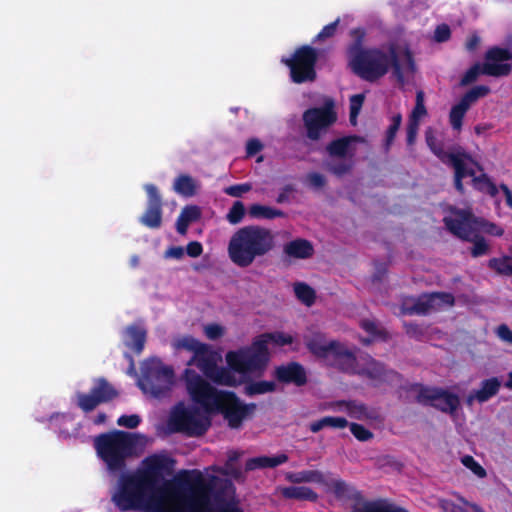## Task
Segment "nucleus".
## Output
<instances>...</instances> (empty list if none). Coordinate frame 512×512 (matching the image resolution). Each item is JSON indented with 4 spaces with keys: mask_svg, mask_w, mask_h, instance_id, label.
I'll list each match as a JSON object with an SVG mask.
<instances>
[{
    "mask_svg": "<svg viewBox=\"0 0 512 512\" xmlns=\"http://www.w3.org/2000/svg\"><path fill=\"white\" fill-rule=\"evenodd\" d=\"M232 484L217 476L205 477L197 469L184 470L175 480L174 504L168 512H244L236 502L226 499Z\"/></svg>",
    "mask_w": 512,
    "mask_h": 512,
    "instance_id": "obj_1",
    "label": "nucleus"
},
{
    "mask_svg": "<svg viewBox=\"0 0 512 512\" xmlns=\"http://www.w3.org/2000/svg\"><path fill=\"white\" fill-rule=\"evenodd\" d=\"M351 42L346 48L348 65L354 74L361 79L374 82L386 75L390 68L400 84H404L405 77L398 48L391 44L388 52L379 48H364L366 31L358 27L350 31Z\"/></svg>",
    "mask_w": 512,
    "mask_h": 512,
    "instance_id": "obj_2",
    "label": "nucleus"
},
{
    "mask_svg": "<svg viewBox=\"0 0 512 512\" xmlns=\"http://www.w3.org/2000/svg\"><path fill=\"white\" fill-rule=\"evenodd\" d=\"M275 248V235L269 228L246 225L237 229L228 242V256L237 267L247 268Z\"/></svg>",
    "mask_w": 512,
    "mask_h": 512,
    "instance_id": "obj_3",
    "label": "nucleus"
},
{
    "mask_svg": "<svg viewBox=\"0 0 512 512\" xmlns=\"http://www.w3.org/2000/svg\"><path fill=\"white\" fill-rule=\"evenodd\" d=\"M138 437L137 434L114 430L96 436L94 447L110 472H122L127 458L135 453Z\"/></svg>",
    "mask_w": 512,
    "mask_h": 512,
    "instance_id": "obj_4",
    "label": "nucleus"
},
{
    "mask_svg": "<svg viewBox=\"0 0 512 512\" xmlns=\"http://www.w3.org/2000/svg\"><path fill=\"white\" fill-rule=\"evenodd\" d=\"M157 491L135 472L122 473L111 495V500L121 512L143 511Z\"/></svg>",
    "mask_w": 512,
    "mask_h": 512,
    "instance_id": "obj_5",
    "label": "nucleus"
},
{
    "mask_svg": "<svg viewBox=\"0 0 512 512\" xmlns=\"http://www.w3.org/2000/svg\"><path fill=\"white\" fill-rule=\"evenodd\" d=\"M451 214L443 219L445 227L457 238L473 244L470 249L471 256L478 258L488 254L490 247L481 235L488 223L476 217L469 209L452 208Z\"/></svg>",
    "mask_w": 512,
    "mask_h": 512,
    "instance_id": "obj_6",
    "label": "nucleus"
},
{
    "mask_svg": "<svg viewBox=\"0 0 512 512\" xmlns=\"http://www.w3.org/2000/svg\"><path fill=\"white\" fill-rule=\"evenodd\" d=\"M228 367L240 374L263 373L270 361L269 348L258 336L249 346L228 351L225 356Z\"/></svg>",
    "mask_w": 512,
    "mask_h": 512,
    "instance_id": "obj_7",
    "label": "nucleus"
},
{
    "mask_svg": "<svg viewBox=\"0 0 512 512\" xmlns=\"http://www.w3.org/2000/svg\"><path fill=\"white\" fill-rule=\"evenodd\" d=\"M485 62L472 65L460 79V86H468L474 83L480 75L492 77L508 76L511 73L512 52L507 48L494 46L485 53Z\"/></svg>",
    "mask_w": 512,
    "mask_h": 512,
    "instance_id": "obj_8",
    "label": "nucleus"
},
{
    "mask_svg": "<svg viewBox=\"0 0 512 512\" xmlns=\"http://www.w3.org/2000/svg\"><path fill=\"white\" fill-rule=\"evenodd\" d=\"M174 380L175 373L171 366L165 365L158 358H150L143 363L142 377L138 385L142 391L154 398H162L170 392Z\"/></svg>",
    "mask_w": 512,
    "mask_h": 512,
    "instance_id": "obj_9",
    "label": "nucleus"
},
{
    "mask_svg": "<svg viewBox=\"0 0 512 512\" xmlns=\"http://www.w3.org/2000/svg\"><path fill=\"white\" fill-rule=\"evenodd\" d=\"M426 142L432 152L444 163L453 167L454 187L460 193L464 194L463 179L474 175V169L469 167L470 164L477 165L480 170L482 168L472 159L466 152H446L442 145L437 142L433 135H426Z\"/></svg>",
    "mask_w": 512,
    "mask_h": 512,
    "instance_id": "obj_10",
    "label": "nucleus"
},
{
    "mask_svg": "<svg viewBox=\"0 0 512 512\" xmlns=\"http://www.w3.org/2000/svg\"><path fill=\"white\" fill-rule=\"evenodd\" d=\"M405 389L406 391L417 392V403L423 406L433 407L446 414L454 415L460 407L459 396L441 387L412 383Z\"/></svg>",
    "mask_w": 512,
    "mask_h": 512,
    "instance_id": "obj_11",
    "label": "nucleus"
},
{
    "mask_svg": "<svg viewBox=\"0 0 512 512\" xmlns=\"http://www.w3.org/2000/svg\"><path fill=\"white\" fill-rule=\"evenodd\" d=\"M184 380L191 400L206 413L213 414L225 391L218 390L192 369L184 371Z\"/></svg>",
    "mask_w": 512,
    "mask_h": 512,
    "instance_id": "obj_12",
    "label": "nucleus"
},
{
    "mask_svg": "<svg viewBox=\"0 0 512 512\" xmlns=\"http://www.w3.org/2000/svg\"><path fill=\"white\" fill-rule=\"evenodd\" d=\"M169 426L173 432L199 437L208 431L211 420L196 408H186L178 404L171 413Z\"/></svg>",
    "mask_w": 512,
    "mask_h": 512,
    "instance_id": "obj_13",
    "label": "nucleus"
},
{
    "mask_svg": "<svg viewBox=\"0 0 512 512\" xmlns=\"http://www.w3.org/2000/svg\"><path fill=\"white\" fill-rule=\"evenodd\" d=\"M318 56V51L315 48L303 45L298 47L290 58L282 59V62L290 70L291 81L296 84L315 81Z\"/></svg>",
    "mask_w": 512,
    "mask_h": 512,
    "instance_id": "obj_14",
    "label": "nucleus"
},
{
    "mask_svg": "<svg viewBox=\"0 0 512 512\" xmlns=\"http://www.w3.org/2000/svg\"><path fill=\"white\" fill-rule=\"evenodd\" d=\"M306 137L311 141H318L327 130L337 121V113L332 101L326 102L321 107H312L304 111L302 115Z\"/></svg>",
    "mask_w": 512,
    "mask_h": 512,
    "instance_id": "obj_15",
    "label": "nucleus"
},
{
    "mask_svg": "<svg viewBox=\"0 0 512 512\" xmlns=\"http://www.w3.org/2000/svg\"><path fill=\"white\" fill-rule=\"evenodd\" d=\"M256 408L255 403H242L235 392L225 391L213 414L221 413L230 428L238 429L243 420L250 416Z\"/></svg>",
    "mask_w": 512,
    "mask_h": 512,
    "instance_id": "obj_16",
    "label": "nucleus"
},
{
    "mask_svg": "<svg viewBox=\"0 0 512 512\" xmlns=\"http://www.w3.org/2000/svg\"><path fill=\"white\" fill-rule=\"evenodd\" d=\"M77 406L85 413L96 409L100 404L112 401L118 396V391L105 379H94V385L89 393H77Z\"/></svg>",
    "mask_w": 512,
    "mask_h": 512,
    "instance_id": "obj_17",
    "label": "nucleus"
},
{
    "mask_svg": "<svg viewBox=\"0 0 512 512\" xmlns=\"http://www.w3.org/2000/svg\"><path fill=\"white\" fill-rule=\"evenodd\" d=\"M355 375L370 380L373 387L384 384H392L401 380L402 376L395 370L388 369L386 365L371 356H367L362 364H359Z\"/></svg>",
    "mask_w": 512,
    "mask_h": 512,
    "instance_id": "obj_18",
    "label": "nucleus"
},
{
    "mask_svg": "<svg viewBox=\"0 0 512 512\" xmlns=\"http://www.w3.org/2000/svg\"><path fill=\"white\" fill-rule=\"evenodd\" d=\"M144 189L148 196V203L139 222L147 228L158 229L162 225V197L154 184H146Z\"/></svg>",
    "mask_w": 512,
    "mask_h": 512,
    "instance_id": "obj_19",
    "label": "nucleus"
},
{
    "mask_svg": "<svg viewBox=\"0 0 512 512\" xmlns=\"http://www.w3.org/2000/svg\"><path fill=\"white\" fill-rule=\"evenodd\" d=\"M325 362L339 371L351 375H355L359 366L355 351L337 340H335L334 347L329 352Z\"/></svg>",
    "mask_w": 512,
    "mask_h": 512,
    "instance_id": "obj_20",
    "label": "nucleus"
},
{
    "mask_svg": "<svg viewBox=\"0 0 512 512\" xmlns=\"http://www.w3.org/2000/svg\"><path fill=\"white\" fill-rule=\"evenodd\" d=\"M144 468L136 472L143 477L156 491H158L163 481V473L169 469L173 461L163 455H152L144 461Z\"/></svg>",
    "mask_w": 512,
    "mask_h": 512,
    "instance_id": "obj_21",
    "label": "nucleus"
},
{
    "mask_svg": "<svg viewBox=\"0 0 512 512\" xmlns=\"http://www.w3.org/2000/svg\"><path fill=\"white\" fill-rule=\"evenodd\" d=\"M273 377L280 384L293 385L295 387H303L308 383L306 368L296 361L276 366L273 371Z\"/></svg>",
    "mask_w": 512,
    "mask_h": 512,
    "instance_id": "obj_22",
    "label": "nucleus"
},
{
    "mask_svg": "<svg viewBox=\"0 0 512 512\" xmlns=\"http://www.w3.org/2000/svg\"><path fill=\"white\" fill-rule=\"evenodd\" d=\"M455 298L448 292H432L419 296L414 304L407 309L409 314L426 315L442 305L453 306Z\"/></svg>",
    "mask_w": 512,
    "mask_h": 512,
    "instance_id": "obj_23",
    "label": "nucleus"
},
{
    "mask_svg": "<svg viewBox=\"0 0 512 512\" xmlns=\"http://www.w3.org/2000/svg\"><path fill=\"white\" fill-rule=\"evenodd\" d=\"M192 364L196 365L207 378L212 376L217 366L215 355L207 344L201 346V348L193 354L188 362V365Z\"/></svg>",
    "mask_w": 512,
    "mask_h": 512,
    "instance_id": "obj_24",
    "label": "nucleus"
},
{
    "mask_svg": "<svg viewBox=\"0 0 512 512\" xmlns=\"http://www.w3.org/2000/svg\"><path fill=\"white\" fill-rule=\"evenodd\" d=\"M314 254V247L309 240L297 238L283 246V255L289 259H308Z\"/></svg>",
    "mask_w": 512,
    "mask_h": 512,
    "instance_id": "obj_25",
    "label": "nucleus"
},
{
    "mask_svg": "<svg viewBox=\"0 0 512 512\" xmlns=\"http://www.w3.org/2000/svg\"><path fill=\"white\" fill-rule=\"evenodd\" d=\"M334 342L335 340L327 342L323 334L317 333L305 339V346L312 355L325 361L334 347Z\"/></svg>",
    "mask_w": 512,
    "mask_h": 512,
    "instance_id": "obj_26",
    "label": "nucleus"
},
{
    "mask_svg": "<svg viewBox=\"0 0 512 512\" xmlns=\"http://www.w3.org/2000/svg\"><path fill=\"white\" fill-rule=\"evenodd\" d=\"M363 141L364 139L357 135L340 137L328 143L326 152L330 157L345 158L349 155L352 143Z\"/></svg>",
    "mask_w": 512,
    "mask_h": 512,
    "instance_id": "obj_27",
    "label": "nucleus"
},
{
    "mask_svg": "<svg viewBox=\"0 0 512 512\" xmlns=\"http://www.w3.org/2000/svg\"><path fill=\"white\" fill-rule=\"evenodd\" d=\"M500 387L501 382L497 377L485 379L481 382L480 388L469 395L467 401L471 403L476 399L479 403H484L495 396L499 392Z\"/></svg>",
    "mask_w": 512,
    "mask_h": 512,
    "instance_id": "obj_28",
    "label": "nucleus"
},
{
    "mask_svg": "<svg viewBox=\"0 0 512 512\" xmlns=\"http://www.w3.org/2000/svg\"><path fill=\"white\" fill-rule=\"evenodd\" d=\"M125 345L134 353L140 354L145 346L147 333L146 330L138 325H129L125 329Z\"/></svg>",
    "mask_w": 512,
    "mask_h": 512,
    "instance_id": "obj_29",
    "label": "nucleus"
},
{
    "mask_svg": "<svg viewBox=\"0 0 512 512\" xmlns=\"http://www.w3.org/2000/svg\"><path fill=\"white\" fill-rule=\"evenodd\" d=\"M199 189L200 183L188 174H180L174 179L173 190L183 197H193Z\"/></svg>",
    "mask_w": 512,
    "mask_h": 512,
    "instance_id": "obj_30",
    "label": "nucleus"
},
{
    "mask_svg": "<svg viewBox=\"0 0 512 512\" xmlns=\"http://www.w3.org/2000/svg\"><path fill=\"white\" fill-rule=\"evenodd\" d=\"M201 217V210L197 205L185 206L176 220V230L179 234L185 235L187 233L190 223L199 220Z\"/></svg>",
    "mask_w": 512,
    "mask_h": 512,
    "instance_id": "obj_31",
    "label": "nucleus"
},
{
    "mask_svg": "<svg viewBox=\"0 0 512 512\" xmlns=\"http://www.w3.org/2000/svg\"><path fill=\"white\" fill-rule=\"evenodd\" d=\"M281 494L286 499L316 502L318 494L307 486H289L281 489Z\"/></svg>",
    "mask_w": 512,
    "mask_h": 512,
    "instance_id": "obj_32",
    "label": "nucleus"
},
{
    "mask_svg": "<svg viewBox=\"0 0 512 512\" xmlns=\"http://www.w3.org/2000/svg\"><path fill=\"white\" fill-rule=\"evenodd\" d=\"M286 480L294 483H319L325 482L324 474L319 470H302L299 472H288L285 476Z\"/></svg>",
    "mask_w": 512,
    "mask_h": 512,
    "instance_id": "obj_33",
    "label": "nucleus"
},
{
    "mask_svg": "<svg viewBox=\"0 0 512 512\" xmlns=\"http://www.w3.org/2000/svg\"><path fill=\"white\" fill-rule=\"evenodd\" d=\"M359 512H409L406 508L387 502L384 499L365 502Z\"/></svg>",
    "mask_w": 512,
    "mask_h": 512,
    "instance_id": "obj_34",
    "label": "nucleus"
},
{
    "mask_svg": "<svg viewBox=\"0 0 512 512\" xmlns=\"http://www.w3.org/2000/svg\"><path fill=\"white\" fill-rule=\"evenodd\" d=\"M248 214L251 218L255 219H274L285 215V213L279 209L261 204H252L248 209Z\"/></svg>",
    "mask_w": 512,
    "mask_h": 512,
    "instance_id": "obj_35",
    "label": "nucleus"
},
{
    "mask_svg": "<svg viewBox=\"0 0 512 512\" xmlns=\"http://www.w3.org/2000/svg\"><path fill=\"white\" fill-rule=\"evenodd\" d=\"M348 426V421L344 417L325 416L310 424V431L317 433L325 427L343 429Z\"/></svg>",
    "mask_w": 512,
    "mask_h": 512,
    "instance_id": "obj_36",
    "label": "nucleus"
},
{
    "mask_svg": "<svg viewBox=\"0 0 512 512\" xmlns=\"http://www.w3.org/2000/svg\"><path fill=\"white\" fill-rule=\"evenodd\" d=\"M491 92L489 86L486 85H477L468 90L460 99L459 103L465 106L467 109L471 107L472 104L477 102L478 99L486 97Z\"/></svg>",
    "mask_w": 512,
    "mask_h": 512,
    "instance_id": "obj_37",
    "label": "nucleus"
},
{
    "mask_svg": "<svg viewBox=\"0 0 512 512\" xmlns=\"http://www.w3.org/2000/svg\"><path fill=\"white\" fill-rule=\"evenodd\" d=\"M276 390V384L273 381H251L244 387V393L248 396L272 393Z\"/></svg>",
    "mask_w": 512,
    "mask_h": 512,
    "instance_id": "obj_38",
    "label": "nucleus"
},
{
    "mask_svg": "<svg viewBox=\"0 0 512 512\" xmlns=\"http://www.w3.org/2000/svg\"><path fill=\"white\" fill-rule=\"evenodd\" d=\"M340 404L346 407L347 413L351 418L357 420L372 418L368 407L364 403L355 400H349L341 401Z\"/></svg>",
    "mask_w": 512,
    "mask_h": 512,
    "instance_id": "obj_39",
    "label": "nucleus"
},
{
    "mask_svg": "<svg viewBox=\"0 0 512 512\" xmlns=\"http://www.w3.org/2000/svg\"><path fill=\"white\" fill-rule=\"evenodd\" d=\"M472 177L473 187L485 194H488L491 197H495L498 194L497 186L491 181V179L487 176V174L482 173L479 176Z\"/></svg>",
    "mask_w": 512,
    "mask_h": 512,
    "instance_id": "obj_40",
    "label": "nucleus"
},
{
    "mask_svg": "<svg viewBox=\"0 0 512 512\" xmlns=\"http://www.w3.org/2000/svg\"><path fill=\"white\" fill-rule=\"evenodd\" d=\"M232 369L216 366V370L213 371L212 376L208 378L212 380L216 384L226 385V386H235L236 385V377L232 373Z\"/></svg>",
    "mask_w": 512,
    "mask_h": 512,
    "instance_id": "obj_41",
    "label": "nucleus"
},
{
    "mask_svg": "<svg viewBox=\"0 0 512 512\" xmlns=\"http://www.w3.org/2000/svg\"><path fill=\"white\" fill-rule=\"evenodd\" d=\"M488 267L499 275L512 276V257L491 258L488 261Z\"/></svg>",
    "mask_w": 512,
    "mask_h": 512,
    "instance_id": "obj_42",
    "label": "nucleus"
},
{
    "mask_svg": "<svg viewBox=\"0 0 512 512\" xmlns=\"http://www.w3.org/2000/svg\"><path fill=\"white\" fill-rule=\"evenodd\" d=\"M294 292L296 297L305 305L311 306L316 299L315 290L304 282L294 284Z\"/></svg>",
    "mask_w": 512,
    "mask_h": 512,
    "instance_id": "obj_43",
    "label": "nucleus"
},
{
    "mask_svg": "<svg viewBox=\"0 0 512 512\" xmlns=\"http://www.w3.org/2000/svg\"><path fill=\"white\" fill-rule=\"evenodd\" d=\"M260 340L265 341V346L268 347L270 342L274 343L278 346L290 345L293 342V337L289 334H285L283 332H271V333H263L258 336Z\"/></svg>",
    "mask_w": 512,
    "mask_h": 512,
    "instance_id": "obj_44",
    "label": "nucleus"
},
{
    "mask_svg": "<svg viewBox=\"0 0 512 512\" xmlns=\"http://www.w3.org/2000/svg\"><path fill=\"white\" fill-rule=\"evenodd\" d=\"M469 109L460 104L459 102L452 106L449 113V121L454 130H461L463 119Z\"/></svg>",
    "mask_w": 512,
    "mask_h": 512,
    "instance_id": "obj_45",
    "label": "nucleus"
},
{
    "mask_svg": "<svg viewBox=\"0 0 512 512\" xmlns=\"http://www.w3.org/2000/svg\"><path fill=\"white\" fill-rule=\"evenodd\" d=\"M205 345L204 343L199 342L197 339H195L192 336H184L180 339H177L174 342V347L176 349H184L187 351L193 352V354L198 351L201 346Z\"/></svg>",
    "mask_w": 512,
    "mask_h": 512,
    "instance_id": "obj_46",
    "label": "nucleus"
},
{
    "mask_svg": "<svg viewBox=\"0 0 512 512\" xmlns=\"http://www.w3.org/2000/svg\"><path fill=\"white\" fill-rule=\"evenodd\" d=\"M240 453L238 451H230L228 453V459L224 465V473L235 479L241 477V470L234 466V463L239 459Z\"/></svg>",
    "mask_w": 512,
    "mask_h": 512,
    "instance_id": "obj_47",
    "label": "nucleus"
},
{
    "mask_svg": "<svg viewBox=\"0 0 512 512\" xmlns=\"http://www.w3.org/2000/svg\"><path fill=\"white\" fill-rule=\"evenodd\" d=\"M245 215V206L241 201H235L227 213L226 219L230 224L240 223Z\"/></svg>",
    "mask_w": 512,
    "mask_h": 512,
    "instance_id": "obj_48",
    "label": "nucleus"
},
{
    "mask_svg": "<svg viewBox=\"0 0 512 512\" xmlns=\"http://www.w3.org/2000/svg\"><path fill=\"white\" fill-rule=\"evenodd\" d=\"M402 122V116L401 114H396L392 117L391 124L389 125L387 131H386V139H385V149L388 151L390 149V146L392 145L396 134L400 128Z\"/></svg>",
    "mask_w": 512,
    "mask_h": 512,
    "instance_id": "obj_49",
    "label": "nucleus"
},
{
    "mask_svg": "<svg viewBox=\"0 0 512 512\" xmlns=\"http://www.w3.org/2000/svg\"><path fill=\"white\" fill-rule=\"evenodd\" d=\"M427 110L424 104V92L422 90L416 93V103L412 110V114L409 121H418L419 118L425 116Z\"/></svg>",
    "mask_w": 512,
    "mask_h": 512,
    "instance_id": "obj_50",
    "label": "nucleus"
},
{
    "mask_svg": "<svg viewBox=\"0 0 512 512\" xmlns=\"http://www.w3.org/2000/svg\"><path fill=\"white\" fill-rule=\"evenodd\" d=\"M352 169V163L346 160L331 162L327 164V170L337 177L349 173Z\"/></svg>",
    "mask_w": 512,
    "mask_h": 512,
    "instance_id": "obj_51",
    "label": "nucleus"
},
{
    "mask_svg": "<svg viewBox=\"0 0 512 512\" xmlns=\"http://www.w3.org/2000/svg\"><path fill=\"white\" fill-rule=\"evenodd\" d=\"M364 94H355L350 97V122L356 124V119L364 103Z\"/></svg>",
    "mask_w": 512,
    "mask_h": 512,
    "instance_id": "obj_52",
    "label": "nucleus"
},
{
    "mask_svg": "<svg viewBox=\"0 0 512 512\" xmlns=\"http://www.w3.org/2000/svg\"><path fill=\"white\" fill-rule=\"evenodd\" d=\"M340 23V19L337 18L335 21L325 25L322 30L315 36L313 39V43L323 41L328 38H332L337 31L338 25Z\"/></svg>",
    "mask_w": 512,
    "mask_h": 512,
    "instance_id": "obj_53",
    "label": "nucleus"
},
{
    "mask_svg": "<svg viewBox=\"0 0 512 512\" xmlns=\"http://www.w3.org/2000/svg\"><path fill=\"white\" fill-rule=\"evenodd\" d=\"M349 427L353 436L359 441L365 442L373 438V433L362 424L351 423Z\"/></svg>",
    "mask_w": 512,
    "mask_h": 512,
    "instance_id": "obj_54",
    "label": "nucleus"
},
{
    "mask_svg": "<svg viewBox=\"0 0 512 512\" xmlns=\"http://www.w3.org/2000/svg\"><path fill=\"white\" fill-rule=\"evenodd\" d=\"M462 463L479 478H484L487 475L486 470L470 455L464 456Z\"/></svg>",
    "mask_w": 512,
    "mask_h": 512,
    "instance_id": "obj_55",
    "label": "nucleus"
},
{
    "mask_svg": "<svg viewBox=\"0 0 512 512\" xmlns=\"http://www.w3.org/2000/svg\"><path fill=\"white\" fill-rule=\"evenodd\" d=\"M252 189L250 183L235 184L224 189V193L232 197H241Z\"/></svg>",
    "mask_w": 512,
    "mask_h": 512,
    "instance_id": "obj_56",
    "label": "nucleus"
},
{
    "mask_svg": "<svg viewBox=\"0 0 512 512\" xmlns=\"http://www.w3.org/2000/svg\"><path fill=\"white\" fill-rule=\"evenodd\" d=\"M141 422V418L137 414L132 415H121L117 419V424L122 427L129 429L136 428Z\"/></svg>",
    "mask_w": 512,
    "mask_h": 512,
    "instance_id": "obj_57",
    "label": "nucleus"
},
{
    "mask_svg": "<svg viewBox=\"0 0 512 512\" xmlns=\"http://www.w3.org/2000/svg\"><path fill=\"white\" fill-rule=\"evenodd\" d=\"M404 327L406 334L416 340H420L425 334L424 328L416 323H405Z\"/></svg>",
    "mask_w": 512,
    "mask_h": 512,
    "instance_id": "obj_58",
    "label": "nucleus"
},
{
    "mask_svg": "<svg viewBox=\"0 0 512 512\" xmlns=\"http://www.w3.org/2000/svg\"><path fill=\"white\" fill-rule=\"evenodd\" d=\"M451 30L447 24L438 25L434 31L435 41L442 43L450 39Z\"/></svg>",
    "mask_w": 512,
    "mask_h": 512,
    "instance_id": "obj_59",
    "label": "nucleus"
},
{
    "mask_svg": "<svg viewBox=\"0 0 512 512\" xmlns=\"http://www.w3.org/2000/svg\"><path fill=\"white\" fill-rule=\"evenodd\" d=\"M205 335L210 340H217L224 334V329L219 324H208L205 326Z\"/></svg>",
    "mask_w": 512,
    "mask_h": 512,
    "instance_id": "obj_60",
    "label": "nucleus"
},
{
    "mask_svg": "<svg viewBox=\"0 0 512 512\" xmlns=\"http://www.w3.org/2000/svg\"><path fill=\"white\" fill-rule=\"evenodd\" d=\"M307 180L310 186L317 189L324 187L326 184V178L318 172L308 173Z\"/></svg>",
    "mask_w": 512,
    "mask_h": 512,
    "instance_id": "obj_61",
    "label": "nucleus"
},
{
    "mask_svg": "<svg viewBox=\"0 0 512 512\" xmlns=\"http://www.w3.org/2000/svg\"><path fill=\"white\" fill-rule=\"evenodd\" d=\"M419 123L418 121H409L406 129L407 133V144L413 145L416 140Z\"/></svg>",
    "mask_w": 512,
    "mask_h": 512,
    "instance_id": "obj_62",
    "label": "nucleus"
},
{
    "mask_svg": "<svg viewBox=\"0 0 512 512\" xmlns=\"http://www.w3.org/2000/svg\"><path fill=\"white\" fill-rule=\"evenodd\" d=\"M203 252V246L198 241H191L186 246V253L192 258L199 257Z\"/></svg>",
    "mask_w": 512,
    "mask_h": 512,
    "instance_id": "obj_63",
    "label": "nucleus"
},
{
    "mask_svg": "<svg viewBox=\"0 0 512 512\" xmlns=\"http://www.w3.org/2000/svg\"><path fill=\"white\" fill-rule=\"evenodd\" d=\"M497 335L501 340L512 344V330L506 324L498 326Z\"/></svg>",
    "mask_w": 512,
    "mask_h": 512,
    "instance_id": "obj_64",
    "label": "nucleus"
}]
</instances>
